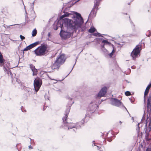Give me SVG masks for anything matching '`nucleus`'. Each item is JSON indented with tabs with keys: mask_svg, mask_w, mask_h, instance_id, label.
Instances as JSON below:
<instances>
[{
	"mask_svg": "<svg viewBox=\"0 0 151 151\" xmlns=\"http://www.w3.org/2000/svg\"><path fill=\"white\" fill-rule=\"evenodd\" d=\"M67 99H68V100H71L72 99V98H70V97H69V96H67Z\"/></svg>",
	"mask_w": 151,
	"mask_h": 151,
	"instance_id": "c756f323",
	"label": "nucleus"
},
{
	"mask_svg": "<svg viewBox=\"0 0 151 151\" xmlns=\"http://www.w3.org/2000/svg\"><path fill=\"white\" fill-rule=\"evenodd\" d=\"M147 32H149V33H150L149 35H147V33L146 35L147 36H148V37H150V36L151 35V32L150 31H149Z\"/></svg>",
	"mask_w": 151,
	"mask_h": 151,
	"instance_id": "7c9ffc66",
	"label": "nucleus"
},
{
	"mask_svg": "<svg viewBox=\"0 0 151 151\" xmlns=\"http://www.w3.org/2000/svg\"><path fill=\"white\" fill-rule=\"evenodd\" d=\"M93 35L95 36H98V37H102L101 35V34L99 33H98L97 32L94 33L93 34Z\"/></svg>",
	"mask_w": 151,
	"mask_h": 151,
	"instance_id": "4be33fe9",
	"label": "nucleus"
},
{
	"mask_svg": "<svg viewBox=\"0 0 151 151\" xmlns=\"http://www.w3.org/2000/svg\"><path fill=\"white\" fill-rule=\"evenodd\" d=\"M72 70H71L70 72H70H71V71H72Z\"/></svg>",
	"mask_w": 151,
	"mask_h": 151,
	"instance_id": "c03bdc74",
	"label": "nucleus"
},
{
	"mask_svg": "<svg viewBox=\"0 0 151 151\" xmlns=\"http://www.w3.org/2000/svg\"><path fill=\"white\" fill-rule=\"evenodd\" d=\"M70 104L68 106H66L67 107V109L65 111V115L63 118V125L64 129H70L74 128L73 129L74 132H76L77 129L80 128L83 125L85 122L84 119H83L82 120V122H79L74 124L73 123H69L67 121V118L68 117L70 109V107L71 105L73 103L71 101H70Z\"/></svg>",
	"mask_w": 151,
	"mask_h": 151,
	"instance_id": "f03ea898",
	"label": "nucleus"
},
{
	"mask_svg": "<svg viewBox=\"0 0 151 151\" xmlns=\"http://www.w3.org/2000/svg\"><path fill=\"white\" fill-rule=\"evenodd\" d=\"M20 81L17 78H15L12 80V83L14 84H17L19 83Z\"/></svg>",
	"mask_w": 151,
	"mask_h": 151,
	"instance_id": "dca6fc26",
	"label": "nucleus"
},
{
	"mask_svg": "<svg viewBox=\"0 0 151 151\" xmlns=\"http://www.w3.org/2000/svg\"><path fill=\"white\" fill-rule=\"evenodd\" d=\"M80 0H78L77 1V2H78V1Z\"/></svg>",
	"mask_w": 151,
	"mask_h": 151,
	"instance_id": "37998d69",
	"label": "nucleus"
},
{
	"mask_svg": "<svg viewBox=\"0 0 151 151\" xmlns=\"http://www.w3.org/2000/svg\"><path fill=\"white\" fill-rule=\"evenodd\" d=\"M151 87V83L148 85L147 87L145 90V91L144 94V103H145V96H146L148 93L149 91V90L150 88Z\"/></svg>",
	"mask_w": 151,
	"mask_h": 151,
	"instance_id": "ddd939ff",
	"label": "nucleus"
},
{
	"mask_svg": "<svg viewBox=\"0 0 151 151\" xmlns=\"http://www.w3.org/2000/svg\"><path fill=\"white\" fill-rule=\"evenodd\" d=\"M34 4V1L33 2V3H32V4H33V6H32V8L33 7Z\"/></svg>",
	"mask_w": 151,
	"mask_h": 151,
	"instance_id": "58836bf2",
	"label": "nucleus"
},
{
	"mask_svg": "<svg viewBox=\"0 0 151 151\" xmlns=\"http://www.w3.org/2000/svg\"><path fill=\"white\" fill-rule=\"evenodd\" d=\"M104 43L105 45H109L110 44V42H108L107 40H103L102 42V44Z\"/></svg>",
	"mask_w": 151,
	"mask_h": 151,
	"instance_id": "412c9836",
	"label": "nucleus"
},
{
	"mask_svg": "<svg viewBox=\"0 0 151 151\" xmlns=\"http://www.w3.org/2000/svg\"><path fill=\"white\" fill-rule=\"evenodd\" d=\"M45 100H49V97L47 94H45Z\"/></svg>",
	"mask_w": 151,
	"mask_h": 151,
	"instance_id": "bb28decb",
	"label": "nucleus"
},
{
	"mask_svg": "<svg viewBox=\"0 0 151 151\" xmlns=\"http://www.w3.org/2000/svg\"><path fill=\"white\" fill-rule=\"evenodd\" d=\"M76 61H77V60H76V62H75V63L74 65H73V68H72V70H73V68L74 65H75V64H76Z\"/></svg>",
	"mask_w": 151,
	"mask_h": 151,
	"instance_id": "e433bc0d",
	"label": "nucleus"
},
{
	"mask_svg": "<svg viewBox=\"0 0 151 151\" xmlns=\"http://www.w3.org/2000/svg\"><path fill=\"white\" fill-rule=\"evenodd\" d=\"M93 144H94V146H95V143H94V141H93Z\"/></svg>",
	"mask_w": 151,
	"mask_h": 151,
	"instance_id": "79ce46f5",
	"label": "nucleus"
},
{
	"mask_svg": "<svg viewBox=\"0 0 151 151\" xmlns=\"http://www.w3.org/2000/svg\"><path fill=\"white\" fill-rule=\"evenodd\" d=\"M125 95L127 96H129L131 95L130 92L129 91H127L125 92Z\"/></svg>",
	"mask_w": 151,
	"mask_h": 151,
	"instance_id": "a878e982",
	"label": "nucleus"
},
{
	"mask_svg": "<svg viewBox=\"0 0 151 151\" xmlns=\"http://www.w3.org/2000/svg\"><path fill=\"white\" fill-rule=\"evenodd\" d=\"M130 23H131V24H132V26H133V28H134V24L132 22V21L130 22Z\"/></svg>",
	"mask_w": 151,
	"mask_h": 151,
	"instance_id": "2f4dec72",
	"label": "nucleus"
},
{
	"mask_svg": "<svg viewBox=\"0 0 151 151\" xmlns=\"http://www.w3.org/2000/svg\"><path fill=\"white\" fill-rule=\"evenodd\" d=\"M3 62V58L1 55H0V64Z\"/></svg>",
	"mask_w": 151,
	"mask_h": 151,
	"instance_id": "b1692460",
	"label": "nucleus"
},
{
	"mask_svg": "<svg viewBox=\"0 0 151 151\" xmlns=\"http://www.w3.org/2000/svg\"><path fill=\"white\" fill-rule=\"evenodd\" d=\"M97 147V149L99 150L100 148H99V147L97 146H96Z\"/></svg>",
	"mask_w": 151,
	"mask_h": 151,
	"instance_id": "ea45409f",
	"label": "nucleus"
},
{
	"mask_svg": "<svg viewBox=\"0 0 151 151\" xmlns=\"http://www.w3.org/2000/svg\"><path fill=\"white\" fill-rule=\"evenodd\" d=\"M73 30H69L67 29L66 31L65 30H61L60 35L61 37L64 39H66L69 38L71 35L72 31Z\"/></svg>",
	"mask_w": 151,
	"mask_h": 151,
	"instance_id": "39448f33",
	"label": "nucleus"
},
{
	"mask_svg": "<svg viewBox=\"0 0 151 151\" xmlns=\"http://www.w3.org/2000/svg\"><path fill=\"white\" fill-rule=\"evenodd\" d=\"M48 36L49 37H50V32H49L48 34Z\"/></svg>",
	"mask_w": 151,
	"mask_h": 151,
	"instance_id": "c9c22d12",
	"label": "nucleus"
},
{
	"mask_svg": "<svg viewBox=\"0 0 151 151\" xmlns=\"http://www.w3.org/2000/svg\"><path fill=\"white\" fill-rule=\"evenodd\" d=\"M145 126L146 127L145 132L146 134L148 135L151 130V118L147 117L146 120Z\"/></svg>",
	"mask_w": 151,
	"mask_h": 151,
	"instance_id": "6e6552de",
	"label": "nucleus"
},
{
	"mask_svg": "<svg viewBox=\"0 0 151 151\" xmlns=\"http://www.w3.org/2000/svg\"><path fill=\"white\" fill-rule=\"evenodd\" d=\"M100 151H101V150H100Z\"/></svg>",
	"mask_w": 151,
	"mask_h": 151,
	"instance_id": "49530a36",
	"label": "nucleus"
},
{
	"mask_svg": "<svg viewBox=\"0 0 151 151\" xmlns=\"http://www.w3.org/2000/svg\"><path fill=\"white\" fill-rule=\"evenodd\" d=\"M29 149H32L33 148V147H32V146H31V145H30L29 146Z\"/></svg>",
	"mask_w": 151,
	"mask_h": 151,
	"instance_id": "f704fd0d",
	"label": "nucleus"
},
{
	"mask_svg": "<svg viewBox=\"0 0 151 151\" xmlns=\"http://www.w3.org/2000/svg\"><path fill=\"white\" fill-rule=\"evenodd\" d=\"M107 90L106 87H104L101 89L97 95L98 97L101 98L106 93Z\"/></svg>",
	"mask_w": 151,
	"mask_h": 151,
	"instance_id": "9b49d317",
	"label": "nucleus"
},
{
	"mask_svg": "<svg viewBox=\"0 0 151 151\" xmlns=\"http://www.w3.org/2000/svg\"><path fill=\"white\" fill-rule=\"evenodd\" d=\"M70 15H71V14L70 13L68 12H66L65 14L61 16L60 17V19H63L66 17H68Z\"/></svg>",
	"mask_w": 151,
	"mask_h": 151,
	"instance_id": "a211bd4d",
	"label": "nucleus"
},
{
	"mask_svg": "<svg viewBox=\"0 0 151 151\" xmlns=\"http://www.w3.org/2000/svg\"><path fill=\"white\" fill-rule=\"evenodd\" d=\"M37 33V31L36 29H34L32 31V35L33 37L35 36Z\"/></svg>",
	"mask_w": 151,
	"mask_h": 151,
	"instance_id": "aec40b11",
	"label": "nucleus"
},
{
	"mask_svg": "<svg viewBox=\"0 0 151 151\" xmlns=\"http://www.w3.org/2000/svg\"><path fill=\"white\" fill-rule=\"evenodd\" d=\"M146 151H151V149L147 148L146 149Z\"/></svg>",
	"mask_w": 151,
	"mask_h": 151,
	"instance_id": "72a5a7b5",
	"label": "nucleus"
},
{
	"mask_svg": "<svg viewBox=\"0 0 151 151\" xmlns=\"http://www.w3.org/2000/svg\"><path fill=\"white\" fill-rule=\"evenodd\" d=\"M147 111L148 113L151 111V96H149L148 99L147 104Z\"/></svg>",
	"mask_w": 151,
	"mask_h": 151,
	"instance_id": "f8f14e48",
	"label": "nucleus"
},
{
	"mask_svg": "<svg viewBox=\"0 0 151 151\" xmlns=\"http://www.w3.org/2000/svg\"><path fill=\"white\" fill-rule=\"evenodd\" d=\"M112 140H111V141H110L109 142H111V141Z\"/></svg>",
	"mask_w": 151,
	"mask_h": 151,
	"instance_id": "a18cd8bd",
	"label": "nucleus"
},
{
	"mask_svg": "<svg viewBox=\"0 0 151 151\" xmlns=\"http://www.w3.org/2000/svg\"><path fill=\"white\" fill-rule=\"evenodd\" d=\"M4 71H6L7 73L9 75H10L11 76H12V73L11 72V70L10 69H6L4 68Z\"/></svg>",
	"mask_w": 151,
	"mask_h": 151,
	"instance_id": "f3484780",
	"label": "nucleus"
},
{
	"mask_svg": "<svg viewBox=\"0 0 151 151\" xmlns=\"http://www.w3.org/2000/svg\"><path fill=\"white\" fill-rule=\"evenodd\" d=\"M99 5V0H96L94 2V5L93 8L91 12L89 15V17H94L96 16V14L95 13V9H97L98 6Z\"/></svg>",
	"mask_w": 151,
	"mask_h": 151,
	"instance_id": "1a4fd4ad",
	"label": "nucleus"
},
{
	"mask_svg": "<svg viewBox=\"0 0 151 151\" xmlns=\"http://www.w3.org/2000/svg\"><path fill=\"white\" fill-rule=\"evenodd\" d=\"M15 24H14V25H10V26H7V28H9V27L10 26H14V25H15Z\"/></svg>",
	"mask_w": 151,
	"mask_h": 151,
	"instance_id": "4c0bfd02",
	"label": "nucleus"
},
{
	"mask_svg": "<svg viewBox=\"0 0 151 151\" xmlns=\"http://www.w3.org/2000/svg\"><path fill=\"white\" fill-rule=\"evenodd\" d=\"M140 47L139 45H137L133 49L131 54V56L133 60H135L138 57V55L140 53Z\"/></svg>",
	"mask_w": 151,
	"mask_h": 151,
	"instance_id": "423d86ee",
	"label": "nucleus"
},
{
	"mask_svg": "<svg viewBox=\"0 0 151 151\" xmlns=\"http://www.w3.org/2000/svg\"><path fill=\"white\" fill-rule=\"evenodd\" d=\"M86 29V27H83L82 28V31H83Z\"/></svg>",
	"mask_w": 151,
	"mask_h": 151,
	"instance_id": "473e14b6",
	"label": "nucleus"
},
{
	"mask_svg": "<svg viewBox=\"0 0 151 151\" xmlns=\"http://www.w3.org/2000/svg\"><path fill=\"white\" fill-rule=\"evenodd\" d=\"M30 68L33 72V75H36L37 73V70L35 68V66L32 64L30 65Z\"/></svg>",
	"mask_w": 151,
	"mask_h": 151,
	"instance_id": "4468645a",
	"label": "nucleus"
},
{
	"mask_svg": "<svg viewBox=\"0 0 151 151\" xmlns=\"http://www.w3.org/2000/svg\"><path fill=\"white\" fill-rule=\"evenodd\" d=\"M74 13L76 16H73V20L67 18L63 19V24H60L59 26L61 28V30H63V25L66 29L70 30H76L79 28H81V25L83 22V18L80 14L76 12H74ZM63 29H64V28Z\"/></svg>",
	"mask_w": 151,
	"mask_h": 151,
	"instance_id": "f257e3e1",
	"label": "nucleus"
},
{
	"mask_svg": "<svg viewBox=\"0 0 151 151\" xmlns=\"http://www.w3.org/2000/svg\"><path fill=\"white\" fill-rule=\"evenodd\" d=\"M20 37L22 40H24L25 39V37L21 35H20Z\"/></svg>",
	"mask_w": 151,
	"mask_h": 151,
	"instance_id": "cd10ccee",
	"label": "nucleus"
},
{
	"mask_svg": "<svg viewBox=\"0 0 151 151\" xmlns=\"http://www.w3.org/2000/svg\"><path fill=\"white\" fill-rule=\"evenodd\" d=\"M115 51L113 49L111 52L109 54V56L110 57H111L113 55V54L114 52Z\"/></svg>",
	"mask_w": 151,
	"mask_h": 151,
	"instance_id": "393cba45",
	"label": "nucleus"
},
{
	"mask_svg": "<svg viewBox=\"0 0 151 151\" xmlns=\"http://www.w3.org/2000/svg\"><path fill=\"white\" fill-rule=\"evenodd\" d=\"M96 29L94 27H91L89 29L88 32L91 33H92L94 32Z\"/></svg>",
	"mask_w": 151,
	"mask_h": 151,
	"instance_id": "6ab92c4d",
	"label": "nucleus"
},
{
	"mask_svg": "<svg viewBox=\"0 0 151 151\" xmlns=\"http://www.w3.org/2000/svg\"><path fill=\"white\" fill-rule=\"evenodd\" d=\"M105 44H104L103 45H101V50H103L104 52H106L107 50L106 49H104V46Z\"/></svg>",
	"mask_w": 151,
	"mask_h": 151,
	"instance_id": "5701e85b",
	"label": "nucleus"
},
{
	"mask_svg": "<svg viewBox=\"0 0 151 151\" xmlns=\"http://www.w3.org/2000/svg\"><path fill=\"white\" fill-rule=\"evenodd\" d=\"M42 83V80L40 78L37 77L35 79L34 81V86L36 92L39 90Z\"/></svg>",
	"mask_w": 151,
	"mask_h": 151,
	"instance_id": "0eeeda50",
	"label": "nucleus"
},
{
	"mask_svg": "<svg viewBox=\"0 0 151 151\" xmlns=\"http://www.w3.org/2000/svg\"><path fill=\"white\" fill-rule=\"evenodd\" d=\"M30 50V49H29L28 46H27L23 50V51H27V50Z\"/></svg>",
	"mask_w": 151,
	"mask_h": 151,
	"instance_id": "c85d7f7f",
	"label": "nucleus"
},
{
	"mask_svg": "<svg viewBox=\"0 0 151 151\" xmlns=\"http://www.w3.org/2000/svg\"><path fill=\"white\" fill-rule=\"evenodd\" d=\"M47 45L46 44L42 45L38 47L34 51L35 54L37 55L40 56L45 55L48 52L47 50Z\"/></svg>",
	"mask_w": 151,
	"mask_h": 151,
	"instance_id": "7ed1b4c3",
	"label": "nucleus"
},
{
	"mask_svg": "<svg viewBox=\"0 0 151 151\" xmlns=\"http://www.w3.org/2000/svg\"><path fill=\"white\" fill-rule=\"evenodd\" d=\"M111 103L114 106L119 107L122 104V102L118 99L112 98L111 99Z\"/></svg>",
	"mask_w": 151,
	"mask_h": 151,
	"instance_id": "9d476101",
	"label": "nucleus"
},
{
	"mask_svg": "<svg viewBox=\"0 0 151 151\" xmlns=\"http://www.w3.org/2000/svg\"><path fill=\"white\" fill-rule=\"evenodd\" d=\"M65 56L63 54L59 55L54 63L52 68L54 69H58L60 66L62 65L65 60Z\"/></svg>",
	"mask_w": 151,
	"mask_h": 151,
	"instance_id": "20e7f679",
	"label": "nucleus"
},
{
	"mask_svg": "<svg viewBox=\"0 0 151 151\" xmlns=\"http://www.w3.org/2000/svg\"><path fill=\"white\" fill-rule=\"evenodd\" d=\"M39 43V42H35L34 43L30 44V45L28 46L29 49H30L36 46Z\"/></svg>",
	"mask_w": 151,
	"mask_h": 151,
	"instance_id": "2eb2a0df",
	"label": "nucleus"
},
{
	"mask_svg": "<svg viewBox=\"0 0 151 151\" xmlns=\"http://www.w3.org/2000/svg\"><path fill=\"white\" fill-rule=\"evenodd\" d=\"M119 123H120V125H121L122 123V122L120 121L119 122Z\"/></svg>",
	"mask_w": 151,
	"mask_h": 151,
	"instance_id": "a19ab883",
	"label": "nucleus"
}]
</instances>
